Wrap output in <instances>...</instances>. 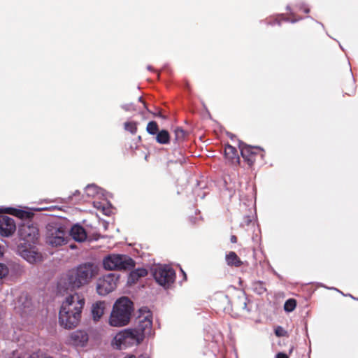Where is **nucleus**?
<instances>
[{
  "label": "nucleus",
  "mask_w": 358,
  "mask_h": 358,
  "mask_svg": "<svg viewBox=\"0 0 358 358\" xmlns=\"http://www.w3.org/2000/svg\"><path fill=\"white\" fill-rule=\"evenodd\" d=\"M241 155L248 166L252 167L258 160L264 157V150L260 147L251 146L242 141L238 142Z\"/></svg>",
  "instance_id": "5"
},
{
  "label": "nucleus",
  "mask_w": 358,
  "mask_h": 358,
  "mask_svg": "<svg viewBox=\"0 0 358 358\" xmlns=\"http://www.w3.org/2000/svg\"><path fill=\"white\" fill-rule=\"evenodd\" d=\"M153 276L159 285L163 287H169L174 282L176 273L171 267L159 266L155 268Z\"/></svg>",
  "instance_id": "9"
},
{
  "label": "nucleus",
  "mask_w": 358,
  "mask_h": 358,
  "mask_svg": "<svg viewBox=\"0 0 358 358\" xmlns=\"http://www.w3.org/2000/svg\"><path fill=\"white\" fill-rule=\"evenodd\" d=\"M152 327V314L148 312L146 315H140L137 318V324L134 328H131L138 335L144 339L145 335L150 334Z\"/></svg>",
  "instance_id": "13"
},
{
  "label": "nucleus",
  "mask_w": 358,
  "mask_h": 358,
  "mask_svg": "<svg viewBox=\"0 0 358 358\" xmlns=\"http://www.w3.org/2000/svg\"><path fill=\"white\" fill-rule=\"evenodd\" d=\"M6 213L15 215L20 219H31L34 216V213L31 212L13 208H7Z\"/></svg>",
  "instance_id": "21"
},
{
  "label": "nucleus",
  "mask_w": 358,
  "mask_h": 358,
  "mask_svg": "<svg viewBox=\"0 0 358 358\" xmlns=\"http://www.w3.org/2000/svg\"><path fill=\"white\" fill-rule=\"evenodd\" d=\"M220 308H222L224 310H229V307L225 305H222V306H220Z\"/></svg>",
  "instance_id": "36"
},
{
  "label": "nucleus",
  "mask_w": 358,
  "mask_h": 358,
  "mask_svg": "<svg viewBox=\"0 0 358 358\" xmlns=\"http://www.w3.org/2000/svg\"><path fill=\"white\" fill-rule=\"evenodd\" d=\"M275 358H289L288 356L282 352H279L276 355Z\"/></svg>",
  "instance_id": "31"
},
{
  "label": "nucleus",
  "mask_w": 358,
  "mask_h": 358,
  "mask_svg": "<svg viewBox=\"0 0 358 358\" xmlns=\"http://www.w3.org/2000/svg\"><path fill=\"white\" fill-rule=\"evenodd\" d=\"M148 275V271L144 268H138L132 271L129 276L128 282L130 284L136 283L140 278Z\"/></svg>",
  "instance_id": "20"
},
{
  "label": "nucleus",
  "mask_w": 358,
  "mask_h": 358,
  "mask_svg": "<svg viewBox=\"0 0 358 358\" xmlns=\"http://www.w3.org/2000/svg\"><path fill=\"white\" fill-rule=\"evenodd\" d=\"M104 301H96L92 306V315L94 321H98L103 316L105 310Z\"/></svg>",
  "instance_id": "18"
},
{
  "label": "nucleus",
  "mask_w": 358,
  "mask_h": 358,
  "mask_svg": "<svg viewBox=\"0 0 358 358\" xmlns=\"http://www.w3.org/2000/svg\"><path fill=\"white\" fill-rule=\"evenodd\" d=\"M70 236L77 242H83L87 238V232L80 225L75 224L70 230Z\"/></svg>",
  "instance_id": "17"
},
{
  "label": "nucleus",
  "mask_w": 358,
  "mask_h": 358,
  "mask_svg": "<svg viewBox=\"0 0 358 358\" xmlns=\"http://www.w3.org/2000/svg\"><path fill=\"white\" fill-rule=\"evenodd\" d=\"M103 265L108 271L129 270L135 266V262L127 255L112 254L103 259Z\"/></svg>",
  "instance_id": "4"
},
{
  "label": "nucleus",
  "mask_w": 358,
  "mask_h": 358,
  "mask_svg": "<svg viewBox=\"0 0 358 358\" xmlns=\"http://www.w3.org/2000/svg\"><path fill=\"white\" fill-rule=\"evenodd\" d=\"M181 271L182 272V275L184 276V278L186 280V278H187L186 273L182 270H181Z\"/></svg>",
  "instance_id": "39"
},
{
  "label": "nucleus",
  "mask_w": 358,
  "mask_h": 358,
  "mask_svg": "<svg viewBox=\"0 0 358 358\" xmlns=\"http://www.w3.org/2000/svg\"><path fill=\"white\" fill-rule=\"evenodd\" d=\"M123 358H135V355H134L129 354V355H126V356H125V357H124Z\"/></svg>",
  "instance_id": "37"
},
{
  "label": "nucleus",
  "mask_w": 358,
  "mask_h": 358,
  "mask_svg": "<svg viewBox=\"0 0 358 358\" xmlns=\"http://www.w3.org/2000/svg\"><path fill=\"white\" fill-rule=\"evenodd\" d=\"M89 340V336L85 331L76 330L69 336L67 343L76 347H84Z\"/></svg>",
  "instance_id": "15"
},
{
  "label": "nucleus",
  "mask_w": 358,
  "mask_h": 358,
  "mask_svg": "<svg viewBox=\"0 0 358 358\" xmlns=\"http://www.w3.org/2000/svg\"><path fill=\"white\" fill-rule=\"evenodd\" d=\"M173 163H176V162H173V161H170L167 163V164L169 165V164H173Z\"/></svg>",
  "instance_id": "40"
},
{
  "label": "nucleus",
  "mask_w": 358,
  "mask_h": 358,
  "mask_svg": "<svg viewBox=\"0 0 358 358\" xmlns=\"http://www.w3.org/2000/svg\"><path fill=\"white\" fill-rule=\"evenodd\" d=\"M3 252H4L3 246L0 245V257H1L3 256Z\"/></svg>",
  "instance_id": "35"
},
{
  "label": "nucleus",
  "mask_w": 358,
  "mask_h": 358,
  "mask_svg": "<svg viewBox=\"0 0 358 358\" xmlns=\"http://www.w3.org/2000/svg\"><path fill=\"white\" fill-rule=\"evenodd\" d=\"M135 358H150V357L147 354H141L138 357L135 356Z\"/></svg>",
  "instance_id": "33"
},
{
  "label": "nucleus",
  "mask_w": 358,
  "mask_h": 358,
  "mask_svg": "<svg viewBox=\"0 0 358 358\" xmlns=\"http://www.w3.org/2000/svg\"><path fill=\"white\" fill-rule=\"evenodd\" d=\"M154 115H155V116H157V117H162V118H163V119H165V118H166V117H165L164 115H163L161 113V112H159L158 113H154Z\"/></svg>",
  "instance_id": "34"
},
{
  "label": "nucleus",
  "mask_w": 358,
  "mask_h": 358,
  "mask_svg": "<svg viewBox=\"0 0 358 358\" xmlns=\"http://www.w3.org/2000/svg\"><path fill=\"white\" fill-rule=\"evenodd\" d=\"M146 131L151 135H157L159 131L157 123L155 121L149 122L146 127Z\"/></svg>",
  "instance_id": "24"
},
{
  "label": "nucleus",
  "mask_w": 358,
  "mask_h": 358,
  "mask_svg": "<svg viewBox=\"0 0 358 358\" xmlns=\"http://www.w3.org/2000/svg\"><path fill=\"white\" fill-rule=\"evenodd\" d=\"M18 234L20 240L24 241V243L34 244L38 239L39 233L36 225L34 224H23L18 230Z\"/></svg>",
  "instance_id": "10"
},
{
  "label": "nucleus",
  "mask_w": 358,
  "mask_h": 358,
  "mask_svg": "<svg viewBox=\"0 0 358 358\" xmlns=\"http://www.w3.org/2000/svg\"><path fill=\"white\" fill-rule=\"evenodd\" d=\"M220 300L223 301H226L228 303H229V297H228L227 295H224V294L221 295L220 296Z\"/></svg>",
  "instance_id": "30"
},
{
  "label": "nucleus",
  "mask_w": 358,
  "mask_h": 358,
  "mask_svg": "<svg viewBox=\"0 0 358 358\" xmlns=\"http://www.w3.org/2000/svg\"><path fill=\"white\" fill-rule=\"evenodd\" d=\"M275 334L277 336H284L286 335V331L281 327H278L275 330Z\"/></svg>",
  "instance_id": "29"
},
{
  "label": "nucleus",
  "mask_w": 358,
  "mask_h": 358,
  "mask_svg": "<svg viewBox=\"0 0 358 358\" xmlns=\"http://www.w3.org/2000/svg\"><path fill=\"white\" fill-rule=\"evenodd\" d=\"M17 252L30 264H35L42 260V255L35 250L31 244L20 243L17 247Z\"/></svg>",
  "instance_id": "11"
},
{
  "label": "nucleus",
  "mask_w": 358,
  "mask_h": 358,
  "mask_svg": "<svg viewBox=\"0 0 358 358\" xmlns=\"http://www.w3.org/2000/svg\"><path fill=\"white\" fill-rule=\"evenodd\" d=\"M293 349H294V347H293V346H292V347H291V348L289 349V353H292V352Z\"/></svg>",
  "instance_id": "41"
},
{
  "label": "nucleus",
  "mask_w": 358,
  "mask_h": 358,
  "mask_svg": "<svg viewBox=\"0 0 358 358\" xmlns=\"http://www.w3.org/2000/svg\"><path fill=\"white\" fill-rule=\"evenodd\" d=\"M134 310L133 302L127 297H122L114 303L108 323L111 327H121L127 325Z\"/></svg>",
  "instance_id": "2"
},
{
  "label": "nucleus",
  "mask_w": 358,
  "mask_h": 358,
  "mask_svg": "<svg viewBox=\"0 0 358 358\" xmlns=\"http://www.w3.org/2000/svg\"><path fill=\"white\" fill-rule=\"evenodd\" d=\"M230 241L233 243H237L238 238L235 235L231 236Z\"/></svg>",
  "instance_id": "32"
},
{
  "label": "nucleus",
  "mask_w": 358,
  "mask_h": 358,
  "mask_svg": "<svg viewBox=\"0 0 358 358\" xmlns=\"http://www.w3.org/2000/svg\"><path fill=\"white\" fill-rule=\"evenodd\" d=\"M96 273V268L92 263L81 264L65 273L58 283V288L60 291L71 292L82 289L91 282Z\"/></svg>",
  "instance_id": "1"
},
{
  "label": "nucleus",
  "mask_w": 358,
  "mask_h": 358,
  "mask_svg": "<svg viewBox=\"0 0 358 358\" xmlns=\"http://www.w3.org/2000/svg\"><path fill=\"white\" fill-rule=\"evenodd\" d=\"M68 236L64 228L57 224L47 226L46 241L52 247L61 246L67 243Z\"/></svg>",
  "instance_id": "7"
},
{
  "label": "nucleus",
  "mask_w": 358,
  "mask_h": 358,
  "mask_svg": "<svg viewBox=\"0 0 358 358\" xmlns=\"http://www.w3.org/2000/svg\"><path fill=\"white\" fill-rule=\"evenodd\" d=\"M138 100H139V101L142 102L143 103V105L145 106V103L143 101V100L142 99L141 97H139Z\"/></svg>",
  "instance_id": "38"
},
{
  "label": "nucleus",
  "mask_w": 358,
  "mask_h": 358,
  "mask_svg": "<svg viewBox=\"0 0 358 358\" xmlns=\"http://www.w3.org/2000/svg\"><path fill=\"white\" fill-rule=\"evenodd\" d=\"M245 307H246V302H245V301H244V302H243V308H245Z\"/></svg>",
  "instance_id": "42"
},
{
  "label": "nucleus",
  "mask_w": 358,
  "mask_h": 358,
  "mask_svg": "<svg viewBox=\"0 0 358 358\" xmlns=\"http://www.w3.org/2000/svg\"><path fill=\"white\" fill-rule=\"evenodd\" d=\"M9 273V268L8 267L3 264L0 263V280H2L8 276Z\"/></svg>",
  "instance_id": "27"
},
{
  "label": "nucleus",
  "mask_w": 358,
  "mask_h": 358,
  "mask_svg": "<svg viewBox=\"0 0 358 358\" xmlns=\"http://www.w3.org/2000/svg\"><path fill=\"white\" fill-rule=\"evenodd\" d=\"M73 310H68L64 309H59V324L61 327L66 329H71L76 327L80 320L82 315H78V317L73 318Z\"/></svg>",
  "instance_id": "12"
},
{
  "label": "nucleus",
  "mask_w": 358,
  "mask_h": 358,
  "mask_svg": "<svg viewBox=\"0 0 358 358\" xmlns=\"http://www.w3.org/2000/svg\"><path fill=\"white\" fill-rule=\"evenodd\" d=\"M143 340L131 328L126 329L117 333L112 341L113 346L118 350L138 345Z\"/></svg>",
  "instance_id": "3"
},
{
  "label": "nucleus",
  "mask_w": 358,
  "mask_h": 358,
  "mask_svg": "<svg viewBox=\"0 0 358 358\" xmlns=\"http://www.w3.org/2000/svg\"><path fill=\"white\" fill-rule=\"evenodd\" d=\"M170 134L167 130L159 131L155 137L156 141L159 144H168L170 142Z\"/></svg>",
  "instance_id": "22"
},
{
  "label": "nucleus",
  "mask_w": 358,
  "mask_h": 358,
  "mask_svg": "<svg viewBox=\"0 0 358 358\" xmlns=\"http://www.w3.org/2000/svg\"><path fill=\"white\" fill-rule=\"evenodd\" d=\"M185 131L180 127H177L174 130V143L180 144L185 138Z\"/></svg>",
  "instance_id": "23"
},
{
  "label": "nucleus",
  "mask_w": 358,
  "mask_h": 358,
  "mask_svg": "<svg viewBox=\"0 0 358 358\" xmlns=\"http://www.w3.org/2000/svg\"><path fill=\"white\" fill-rule=\"evenodd\" d=\"M119 275L109 273L99 278L96 282V292L99 295L105 296L113 292L117 287Z\"/></svg>",
  "instance_id": "8"
},
{
  "label": "nucleus",
  "mask_w": 358,
  "mask_h": 358,
  "mask_svg": "<svg viewBox=\"0 0 358 358\" xmlns=\"http://www.w3.org/2000/svg\"><path fill=\"white\" fill-rule=\"evenodd\" d=\"M85 305V299L83 294L75 292L69 294L62 301L60 309L73 310L74 314L73 318L82 315L83 310Z\"/></svg>",
  "instance_id": "6"
},
{
  "label": "nucleus",
  "mask_w": 358,
  "mask_h": 358,
  "mask_svg": "<svg viewBox=\"0 0 358 358\" xmlns=\"http://www.w3.org/2000/svg\"><path fill=\"white\" fill-rule=\"evenodd\" d=\"M16 229L13 218L6 215H0V235L4 237L11 236Z\"/></svg>",
  "instance_id": "14"
},
{
  "label": "nucleus",
  "mask_w": 358,
  "mask_h": 358,
  "mask_svg": "<svg viewBox=\"0 0 358 358\" xmlns=\"http://www.w3.org/2000/svg\"><path fill=\"white\" fill-rule=\"evenodd\" d=\"M224 158L227 162L231 165L240 163V157L236 148L229 144H226L224 149Z\"/></svg>",
  "instance_id": "16"
},
{
  "label": "nucleus",
  "mask_w": 358,
  "mask_h": 358,
  "mask_svg": "<svg viewBox=\"0 0 358 358\" xmlns=\"http://www.w3.org/2000/svg\"><path fill=\"white\" fill-rule=\"evenodd\" d=\"M296 306V301L294 299H287L284 304V309L286 312L293 311Z\"/></svg>",
  "instance_id": "25"
},
{
  "label": "nucleus",
  "mask_w": 358,
  "mask_h": 358,
  "mask_svg": "<svg viewBox=\"0 0 358 358\" xmlns=\"http://www.w3.org/2000/svg\"><path fill=\"white\" fill-rule=\"evenodd\" d=\"M124 129L129 131L132 134H135L137 131V123L135 122H126L124 124Z\"/></svg>",
  "instance_id": "26"
},
{
  "label": "nucleus",
  "mask_w": 358,
  "mask_h": 358,
  "mask_svg": "<svg viewBox=\"0 0 358 358\" xmlns=\"http://www.w3.org/2000/svg\"><path fill=\"white\" fill-rule=\"evenodd\" d=\"M225 260L228 266L240 267L243 265V262L238 257L235 252L231 251L225 256Z\"/></svg>",
  "instance_id": "19"
},
{
  "label": "nucleus",
  "mask_w": 358,
  "mask_h": 358,
  "mask_svg": "<svg viewBox=\"0 0 358 358\" xmlns=\"http://www.w3.org/2000/svg\"><path fill=\"white\" fill-rule=\"evenodd\" d=\"M29 358H52L51 356L48 355L42 352H36L29 355Z\"/></svg>",
  "instance_id": "28"
},
{
  "label": "nucleus",
  "mask_w": 358,
  "mask_h": 358,
  "mask_svg": "<svg viewBox=\"0 0 358 358\" xmlns=\"http://www.w3.org/2000/svg\"><path fill=\"white\" fill-rule=\"evenodd\" d=\"M17 358H20V357H17Z\"/></svg>",
  "instance_id": "43"
}]
</instances>
